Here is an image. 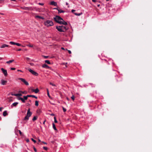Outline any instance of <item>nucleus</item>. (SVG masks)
Wrapping results in <instances>:
<instances>
[{
	"label": "nucleus",
	"instance_id": "1",
	"mask_svg": "<svg viewBox=\"0 0 152 152\" xmlns=\"http://www.w3.org/2000/svg\"><path fill=\"white\" fill-rule=\"evenodd\" d=\"M44 24L47 27H50L53 26V23L52 20H48L44 22Z\"/></svg>",
	"mask_w": 152,
	"mask_h": 152
},
{
	"label": "nucleus",
	"instance_id": "2",
	"mask_svg": "<svg viewBox=\"0 0 152 152\" xmlns=\"http://www.w3.org/2000/svg\"><path fill=\"white\" fill-rule=\"evenodd\" d=\"M53 18L56 22L59 24L60 22H61L62 20H63V18L58 16H56V17H54Z\"/></svg>",
	"mask_w": 152,
	"mask_h": 152
},
{
	"label": "nucleus",
	"instance_id": "3",
	"mask_svg": "<svg viewBox=\"0 0 152 152\" xmlns=\"http://www.w3.org/2000/svg\"><path fill=\"white\" fill-rule=\"evenodd\" d=\"M28 119V109L27 110V113L25 117L23 119V123H25L26 122V121H27Z\"/></svg>",
	"mask_w": 152,
	"mask_h": 152
},
{
	"label": "nucleus",
	"instance_id": "4",
	"mask_svg": "<svg viewBox=\"0 0 152 152\" xmlns=\"http://www.w3.org/2000/svg\"><path fill=\"white\" fill-rule=\"evenodd\" d=\"M29 72H30L32 75L35 76H37L38 75L37 73L30 69H29Z\"/></svg>",
	"mask_w": 152,
	"mask_h": 152
},
{
	"label": "nucleus",
	"instance_id": "5",
	"mask_svg": "<svg viewBox=\"0 0 152 152\" xmlns=\"http://www.w3.org/2000/svg\"><path fill=\"white\" fill-rule=\"evenodd\" d=\"M56 28L57 29L58 31L59 32H63L64 31H63V29H62L61 26H56Z\"/></svg>",
	"mask_w": 152,
	"mask_h": 152
},
{
	"label": "nucleus",
	"instance_id": "6",
	"mask_svg": "<svg viewBox=\"0 0 152 152\" xmlns=\"http://www.w3.org/2000/svg\"><path fill=\"white\" fill-rule=\"evenodd\" d=\"M1 70L2 71V72L3 73V74H4V76L5 77L7 76V71L6 70L4 69L3 68H1Z\"/></svg>",
	"mask_w": 152,
	"mask_h": 152
},
{
	"label": "nucleus",
	"instance_id": "7",
	"mask_svg": "<svg viewBox=\"0 0 152 152\" xmlns=\"http://www.w3.org/2000/svg\"><path fill=\"white\" fill-rule=\"evenodd\" d=\"M10 43L12 44V45H16L18 46H22L21 44L18 43H15L11 41L10 42Z\"/></svg>",
	"mask_w": 152,
	"mask_h": 152
},
{
	"label": "nucleus",
	"instance_id": "8",
	"mask_svg": "<svg viewBox=\"0 0 152 152\" xmlns=\"http://www.w3.org/2000/svg\"><path fill=\"white\" fill-rule=\"evenodd\" d=\"M19 80H21L22 82H23L26 85H28V82L26 81L25 79L22 78H20L19 79Z\"/></svg>",
	"mask_w": 152,
	"mask_h": 152
},
{
	"label": "nucleus",
	"instance_id": "9",
	"mask_svg": "<svg viewBox=\"0 0 152 152\" xmlns=\"http://www.w3.org/2000/svg\"><path fill=\"white\" fill-rule=\"evenodd\" d=\"M71 11H72V12H73L75 14V15H77V16H79L80 15H81L82 14V12H81L79 14L77 13H74V12H75V10H72Z\"/></svg>",
	"mask_w": 152,
	"mask_h": 152
},
{
	"label": "nucleus",
	"instance_id": "10",
	"mask_svg": "<svg viewBox=\"0 0 152 152\" xmlns=\"http://www.w3.org/2000/svg\"><path fill=\"white\" fill-rule=\"evenodd\" d=\"M62 29H63V31H64L63 32H64L66 31L68 29V28L67 26H61Z\"/></svg>",
	"mask_w": 152,
	"mask_h": 152
},
{
	"label": "nucleus",
	"instance_id": "11",
	"mask_svg": "<svg viewBox=\"0 0 152 152\" xmlns=\"http://www.w3.org/2000/svg\"><path fill=\"white\" fill-rule=\"evenodd\" d=\"M60 24H63L65 26L67 25L68 24L66 22L64 21L63 19V20H62L61 22H60Z\"/></svg>",
	"mask_w": 152,
	"mask_h": 152
},
{
	"label": "nucleus",
	"instance_id": "12",
	"mask_svg": "<svg viewBox=\"0 0 152 152\" xmlns=\"http://www.w3.org/2000/svg\"><path fill=\"white\" fill-rule=\"evenodd\" d=\"M50 4L51 5H53L57 7V4L56 2H55L54 1H52L50 2Z\"/></svg>",
	"mask_w": 152,
	"mask_h": 152
},
{
	"label": "nucleus",
	"instance_id": "13",
	"mask_svg": "<svg viewBox=\"0 0 152 152\" xmlns=\"http://www.w3.org/2000/svg\"><path fill=\"white\" fill-rule=\"evenodd\" d=\"M9 45H6V44H3L2 45H1L0 46V47L1 48H5L6 47H9Z\"/></svg>",
	"mask_w": 152,
	"mask_h": 152
},
{
	"label": "nucleus",
	"instance_id": "14",
	"mask_svg": "<svg viewBox=\"0 0 152 152\" xmlns=\"http://www.w3.org/2000/svg\"><path fill=\"white\" fill-rule=\"evenodd\" d=\"M31 90L33 92H34L35 93H37L39 91V90L38 88H36L35 89H31Z\"/></svg>",
	"mask_w": 152,
	"mask_h": 152
},
{
	"label": "nucleus",
	"instance_id": "15",
	"mask_svg": "<svg viewBox=\"0 0 152 152\" xmlns=\"http://www.w3.org/2000/svg\"><path fill=\"white\" fill-rule=\"evenodd\" d=\"M7 82V81L4 80H1V84L2 85H5L6 83Z\"/></svg>",
	"mask_w": 152,
	"mask_h": 152
},
{
	"label": "nucleus",
	"instance_id": "16",
	"mask_svg": "<svg viewBox=\"0 0 152 152\" xmlns=\"http://www.w3.org/2000/svg\"><path fill=\"white\" fill-rule=\"evenodd\" d=\"M42 67L47 69L49 68V67L48 66V65L45 64L43 65H42Z\"/></svg>",
	"mask_w": 152,
	"mask_h": 152
},
{
	"label": "nucleus",
	"instance_id": "17",
	"mask_svg": "<svg viewBox=\"0 0 152 152\" xmlns=\"http://www.w3.org/2000/svg\"><path fill=\"white\" fill-rule=\"evenodd\" d=\"M8 113H7V110H5L4 111L3 114V115L4 116H6V115H8Z\"/></svg>",
	"mask_w": 152,
	"mask_h": 152
},
{
	"label": "nucleus",
	"instance_id": "18",
	"mask_svg": "<svg viewBox=\"0 0 152 152\" xmlns=\"http://www.w3.org/2000/svg\"><path fill=\"white\" fill-rule=\"evenodd\" d=\"M18 104V102H14L12 104L11 106V107H12V106H15V107H16L17 105V104Z\"/></svg>",
	"mask_w": 152,
	"mask_h": 152
},
{
	"label": "nucleus",
	"instance_id": "19",
	"mask_svg": "<svg viewBox=\"0 0 152 152\" xmlns=\"http://www.w3.org/2000/svg\"><path fill=\"white\" fill-rule=\"evenodd\" d=\"M14 61V60H10L9 61H7L6 63H7V64H9L10 63Z\"/></svg>",
	"mask_w": 152,
	"mask_h": 152
},
{
	"label": "nucleus",
	"instance_id": "20",
	"mask_svg": "<svg viewBox=\"0 0 152 152\" xmlns=\"http://www.w3.org/2000/svg\"><path fill=\"white\" fill-rule=\"evenodd\" d=\"M58 13H64V11L63 10H62L61 9H59V10H58Z\"/></svg>",
	"mask_w": 152,
	"mask_h": 152
},
{
	"label": "nucleus",
	"instance_id": "21",
	"mask_svg": "<svg viewBox=\"0 0 152 152\" xmlns=\"http://www.w3.org/2000/svg\"><path fill=\"white\" fill-rule=\"evenodd\" d=\"M18 99L19 100H21L22 101V102H25V101L24 99L22 97H19Z\"/></svg>",
	"mask_w": 152,
	"mask_h": 152
},
{
	"label": "nucleus",
	"instance_id": "22",
	"mask_svg": "<svg viewBox=\"0 0 152 152\" xmlns=\"http://www.w3.org/2000/svg\"><path fill=\"white\" fill-rule=\"evenodd\" d=\"M21 8L23 9L24 10H28V7H21Z\"/></svg>",
	"mask_w": 152,
	"mask_h": 152
},
{
	"label": "nucleus",
	"instance_id": "23",
	"mask_svg": "<svg viewBox=\"0 0 152 152\" xmlns=\"http://www.w3.org/2000/svg\"><path fill=\"white\" fill-rule=\"evenodd\" d=\"M53 129L55 130H57V129H56V127L55 126V124L53 123Z\"/></svg>",
	"mask_w": 152,
	"mask_h": 152
},
{
	"label": "nucleus",
	"instance_id": "24",
	"mask_svg": "<svg viewBox=\"0 0 152 152\" xmlns=\"http://www.w3.org/2000/svg\"><path fill=\"white\" fill-rule=\"evenodd\" d=\"M29 97H34V98H36V99L37 98V96H36L34 95H29Z\"/></svg>",
	"mask_w": 152,
	"mask_h": 152
},
{
	"label": "nucleus",
	"instance_id": "25",
	"mask_svg": "<svg viewBox=\"0 0 152 152\" xmlns=\"http://www.w3.org/2000/svg\"><path fill=\"white\" fill-rule=\"evenodd\" d=\"M37 119V116H35L34 117V118L32 119V120L33 121L36 120Z\"/></svg>",
	"mask_w": 152,
	"mask_h": 152
},
{
	"label": "nucleus",
	"instance_id": "26",
	"mask_svg": "<svg viewBox=\"0 0 152 152\" xmlns=\"http://www.w3.org/2000/svg\"><path fill=\"white\" fill-rule=\"evenodd\" d=\"M35 17L36 18H39L40 19H44V18H43L40 16H38V15L36 16Z\"/></svg>",
	"mask_w": 152,
	"mask_h": 152
},
{
	"label": "nucleus",
	"instance_id": "27",
	"mask_svg": "<svg viewBox=\"0 0 152 152\" xmlns=\"http://www.w3.org/2000/svg\"><path fill=\"white\" fill-rule=\"evenodd\" d=\"M35 105L36 106H38L39 105V102L38 101H36L35 102Z\"/></svg>",
	"mask_w": 152,
	"mask_h": 152
},
{
	"label": "nucleus",
	"instance_id": "28",
	"mask_svg": "<svg viewBox=\"0 0 152 152\" xmlns=\"http://www.w3.org/2000/svg\"><path fill=\"white\" fill-rule=\"evenodd\" d=\"M28 95H27L26 96H24V99L25 100H26L28 98Z\"/></svg>",
	"mask_w": 152,
	"mask_h": 152
},
{
	"label": "nucleus",
	"instance_id": "29",
	"mask_svg": "<svg viewBox=\"0 0 152 152\" xmlns=\"http://www.w3.org/2000/svg\"><path fill=\"white\" fill-rule=\"evenodd\" d=\"M45 63H47L48 64H50V61L48 60H46L45 61Z\"/></svg>",
	"mask_w": 152,
	"mask_h": 152
},
{
	"label": "nucleus",
	"instance_id": "30",
	"mask_svg": "<svg viewBox=\"0 0 152 152\" xmlns=\"http://www.w3.org/2000/svg\"><path fill=\"white\" fill-rule=\"evenodd\" d=\"M15 95L16 96H22V94H16Z\"/></svg>",
	"mask_w": 152,
	"mask_h": 152
},
{
	"label": "nucleus",
	"instance_id": "31",
	"mask_svg": "<svg viewBox=\"0 0 152 152\" xmlns=\"http://www.w3.org/2000/svg\"><path fill=\"white\" fill-rule=\"evenodd\" d=\"M19 92H21L23 94H26L27 93V92L26 91H20Z\"/></svg>",
	"mask_w": 152,
	"mask_h": 152
},
{
	"label": "nucleus",
	"instance_id": "32",
	"mask_svg": "<svg viewBox=\"0 0 152 152\" xmlns=\"http://www.w3.org/2000/svg\"><path fill=\"white\" fill-rule=\"evenodd\" d=\"M62 109H63V111L64 112H65L66 111V109L64 108V107H62Z\"/></svg>",
	"mask_w": 152,
	"mask_h": 152
},
{
	"label": "nucleus",
	"instance_id": "33",
	"mask_svg": "<svg viewBox=\"0 0 152 152\" xmlns=\"http://www.w3.org/2000/svg\"><path fill=\"white\" fill-rule=\"evenodd\" d=\"M54 122H55V123H57L58 121H57V120H56V117H54Z\"/></svg>",
	"mask_w": 152,
	"mask_h": 152
},
{
	"label": "nucleus",
	"instance_id": "34",
	"mask_svg": "<svg viewBox=\"0 0 152 152\" xmlns=\"http://www.w3.org/2000/svg\"><path fill=\"white\" fill-rule=\"evenodd\" d=\"M50 84L52 86H56V85L54 84H53L51 83H50Z\"/></svg>",
	"mask_w": 152,
	"mask_h": 152
},
{
	"label": "nucleus",
	"instance_id": "35",
	"mask_svg": "<svg viewBox=\"0 0 152 152\" xmlns=\"http://www.w3.org/2000/svg\"><path fill=\"white\" fill-rule=\"evenodd\" d=\"M31 140L34 143H35L36 142V140L34 139H33L31 138Z\"/></svg>",
	"mask_w": 152,
	"mask_h": 152
},
{
	"label": "nucleus",
	"instance_id": "36",
	"mask_svg": "<svg viewBox=\"0 0 152 152\" xmlns=\"http://www.w3.org/2000/svg\"><path fill=\"white\" fill-rule=\"evenodd\" d=\"M71 98L73 100H74L75 99V96L74 95H72L71 97Z\"/></svg>",
	"mask_w": 152,
	"mask_h": 152
},
{
	"label": "nucleus",
	"instance_id": "37",
	"mask_svg": "<svg viewBox=\"0 0 152 152\" xmlns=\"http://www.w3.org/2000/svg\"><path fill=\"white\" fill-rule=\"evenodd\" d=\"M43 148L44 150H46V151H47V150H48V148H47V147H43Z\"/></svg>",
	"mask_w": 152,
	"mask_h": 152
},
{
	"label": "nucleus",
	"instance_id": "38",
	"mask_svg": "<svg viewBox=\"0 0 152 152\" xmlns=\"http://www.w3.org/2000/svg\"><path fill=\"white\" fill-rule=\"evenodd\" d=\"M18 132H19L20 134L21 135H22V132H21V131L20 130H18Z\"/></svg>",
	"mask_w": 152,
	"mask_h": 152
},
{
	"label": "nucleus",
	"instance_id": "39",
	"mask_svg": "<svg viewBox=\"0 0 152 152\" xmlns=\"http://www.w3.org/2000/svg\"><path fill=\"white\" fill-rule=\"evenodd\" d=\"M32 113L30 111V110L29 109V117L32 115Z\"/></svg>",
	"mask_w": 152,
	"mask_h": 152
},
{
	"label": "nucleus",
	"instance_id": "40",
	"mask_svg": "<svg viewBox=\"0 0 152 152\" xmlns=\"http://www.w3.org/2000/svg\"><path fill=\"white\" fill-rule=\"evenodd\" d=\"M47 91L48 95V96H50L49 94V91H48V89H47Z\"/></svg>",
	"mask_w": 152,
	"mask_h": 152
},
{
	"label": "nucleus",
	"instance_id": "41",
	"mask_svg": "<svg viewBox=\"0 0 152 152\" xmlns=\"http://www.w3.org/2000/svg\"><path fill=\"white\" fill-rule=\"evenodd\" d=\"M38 4L39 5H42V6H43L44 5V4L43 3H39Z\"/></svg>",
	"mask_w": 152,
	"mask_h": 152
},
{
	"label": "nucleus",
	"instance_id": "42",
	"mask_svg": "<svg viewBox=\"0 0 152 152\" xmlns=\"http://www.w3.org/2000/svg\"><path fill=\"white\" fill-rule=\"evenodd\" d=\"M16 69L15 68H11L10 69L11 70H15Z\"/></svg>",
	"mask_w": 152,
	"mask_h": 152
},
{
	"label": "nucleus",
	"instance_id": "43",
	"mask_svg": "<svg viewBox=\"0 0 152 152\" xmlns=\"http://www.w3.org/2000/svg\"><path fill=\"white\" fill-rule=\"evenodd\" d=\"M44 58H47L48 57V56H43Z\"/></svg>",
	"mask_w": 152,
	"mask_h": 152
},
{
	"label": "nucleus",
	"instance_id": "44",
	"mask_svg": "<svg viewBox=\"0 0 152 152\" xmlns=\"http://www.w3.org/2000/svg\"><path fill=\"white\" fill-rule=\"evenodd\" d=\"M34 149L35 152H36L37 151V150L36 148L35 147L34 148Z\"/></svg>",
	"mask_w": 152,
	"mask_h": 152
},
{
	"label": "nucleus",
	"instance_id": "45",
	"mask_svg": "<svg viewBox=\"0 0 152 152\" xmlns=\"http://www.w3.org/2000/svg\"><path fill=\"white\" fill-rule=\"evenodd\" d=\"M68 52L69 53L71 54V51L70 50H68Z\"/></svg>",
	"mask_w": 152,
	"mask_h": 152
},
{
	"label": "nucleus",
	"instance_id": "46",
	"mask_svg": "<svg viewBox=\"0 0 152 152\" xmlns=\"http://www.w3.org/2000/svg\"><path fill=\"white\" fill-rule=\"evenodd\" d=\"M11 95L12 96H16V95H16V94H14L12 93L11 94Z\"/></svg>",
	"mask_w": 152,
	"mask_h": 152
},
{
	"label": "nucleus",
	"instance_id": "47",
	"mask_svg": "<svg viewBox=\"0 0 152 152\" xmlns=\"http://www.w3.org/2000/svg\"><path fill=\"white\" fill-rule=\"evenodd\" d=\"M92 1L94 2H96V0H92Z\"/></svg>",
	"mask_w": 152,
	"mask_h": 152
},
{
	"label": "nucleus",
	"instance_id": "48",
	"mask_svg": "<svg viewBox=\"0 0 152 152\" xmlns=\"http://www.w3.org/2000/svg\"><path fill=\"white\" fill-rule=\"evenodd\" d=\"M59 8H54L53 9H56V10H59Z\"/></svg>",
	"mask_w": 152,
	"mask_h": 152
},
{
	"label": "nucleus",
	"instance_id": "49",
	"mask_svg": "<svg viewBox=\"0 0 152 152\" xmlns=\"http://www.w3.org/2000/svg\"><path fill=\"white\" fill-rule=\"evenodd\" d=\"M26 141L27 142H28V139H26Z\"/></svg>",
	"mask_w": 152,
	"mask_h": 152
},
{
	"label": "nucleus",
	"instance_id": "50",
	"mask_svg": "<svg viewBox=\"0 0 152 152\" xmlns=\"http://www.w3.org/2000/svg\"><path fill=\"white\" fill-rule=\"evenodd\" d=\"M50 115L51 116H54L55 115L53 113H52L50 114Z\"/></svg>",
	"mask_w": 152,
	"mask_h": 152
},
{
	"label": "nucleus",
	"instance_id": "51",
	"mask_svg": "<svg viewBox=\"0 0 152 152\" xmlns=\"http://www.w3.org/2000/svg\"><path fill=\"white\" fill-rule=\"evenodd\" d=\"M44 144H47V143L46 142H42Z\"/></svg>",
	"mask_w": 152,
	"mask_h": 152
},
{
	"label": "nucleus",
	"instance_id": "52",
	"mask_svg": "<svg viewBox=\"0 0 152 152\" xmlns=\"http://www.w3.org/2000/svg\"><path fill=\"white\" fill-rule=\"evenodd\" d=\"M0 14H1V15H4V13H0Z\"/></svg>",
	"mask_w": 152,
	"mask_h": 152
},
{
	"label": "nucleus",
	"instance_id": "53",
	"mask_svg": "<svg viewBox=\"0 0 152 152\" xmlns=\"http://www.w3.org/2000/svg\"><path fill=\"white\" fill-rule=\"evenodd\" d=\"M17 71H18V72H19H19H22V71L21 70H19V69L18 70H17Z\"/></svg>",
	"mask_w": 152,
	"mask_h": 152
},
{
	"label": "nucleus",
	"instance_id": "54",
	"mask_svg": "<svg viewBox=\"0 0 152 152\" xmlns=\"http://www.w3.org/2000/svg\"><path fill=\"white\" fill-rule=\"evenodd\" d=\"M2 107H0V111H1V110H2Z\"/></svg>",
	"mask_w": 152,
	"mask_h": 152
},
{
	"label": "nucleus",
	"instance_id": "55",
	"mask_svg": "<svg viewBox=\"0 0 152 152\" xmlns=\"http://www.w3.org/2000/svg\"><path fill=\"white\" fill-rule=\"evenodd\" d=\"M38 142H41L40 140L39 139H38Z\"/></svg>",
	"mask_w": 152,
	"mask_h": 152
},
{
	"label": "nucleus",
	"instance_id": "56",
	"mask_svg": "<svg viewBox=\"0 0 152 152\" xmlns=\"http://www.w3.org/2000/svg\"><path fill=\"white\" fill-rule=\"evenodd\" d=\"M21 50V49H18L17 50L18 51H20Z\"/></svg>",
	"mask_w": 152,
	"mask_h": 152
},
{
	"label": "nucleus",
	"instance_id": "57",
	"mask_svg": "<svg viewBox=\"0 0 152 152\" xmlns=\"http://www.w3.org/2000/svg\"><path fill=\"white\" fill-rule=\"evenodd\" d=\"M61 49H62V50H64V48H63V47H62V48H61Z\"/></svg>",
	"mask_w": 152,
	"mask_h": 152
},
{
	"label": "nucleus",
	"instance_id": "58",
	"mask_svg": "<svg viewBox=\"0 0 152 152\" xmlns=\"http://www.w3.org/2000/svg\"><path fill=\"white\" fill-rule=\"evenodd\" d=\"M26 59L27 60H28V57H26Z\"/></svg>",
	"mask_w": 152,
	"mask_h": 152
},
{
	"label": "nucleus",
	"instance_id": "59",
	"mask_svg": "<svg viewBox=\"0 0 152 152\" xmlns=\"http://www.w3.org/2000/svg\"><path fill=\"white\" fill-rule=\"evenodd\" d=\"M45 121L43 122V124H45Z\"/></svg>",
	"mask_w": 152,
	"mask_h": 152
},
{
	"label": "nucleus",
	"instance_id": "60",
	"mask_svg": "<svg viewBox=\"0 0 152 152\" xmlns=\"http://www.w3.org/2000/svg\"><path fill=\"white\" fill-rule=\"evenodd\" d=\"M66 5H68V3L67 2H66Z\"/></svg>",
	"mask_w": 152,
	"mask_h": 152
},
{
	"label": "nucleus",
	"instance_id": "61",
	"mask_svg": "<svg viewBox=\"0 0 152 152\" xmlns=\"http://www.w3.org/2000/svg\"><path fill=\"white\" fill-rule=\"evenodd\" d=\"M29 47H32V46L29 45Z\"/></svg>",
	"mask_w": 152,
	"mask_h": 152
},
{
	"label": "nucleus",
	"instance_id": "62",
	"mask_svg": "<svg viewBox=\"0 0 152 152\" xmlns=\"http://www.w3.org/2000/svg\"><path fill=\"white\" fill-rule=\"evenodd\" d=\"M100 6V5L99 4L97 5V6L98 7H99Z\"/></svg>",
	"mask_w": 152,
	"mask_h": 152
},
{
	"label": "nucleus",
	"instance_id": "63",
	"mask_svg": "<svg viewBox=\"0 0 152 152\" xmlns=\"http://www.w3.org/2000/svg\"><path fill=\"white\" fill-rule=\"evenodd\" d=\"M2 58L0 57V60H2Z\"/></svg>",
	"mask_w": 152,
	"mask_h": 152
},
{
	"label": "nucleus",
	"instance_id": "64",
	"mask_svg": "<svg viewBox=\"0 0 152 152\" xmlns=\"http://www.w3.org/2000/svg\"><path fill=\"white\" fill-rule=\"evenodd\" d=\"M1 117H0V121L1 120Z\"/></svg>",
	"mask_w": 152,
	"mask_h": 152
}]
</instances>
